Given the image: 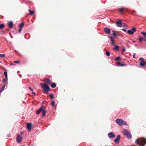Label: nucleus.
<instances>
[{
	"mask_svg": "<svg viewBox=\"0 0 146 146\" xmlns=\"http://www.w3.org/2000/svg\"><path fill=\"white\" fill-rule=\"evenodd\" d=\"M41 87L42 88V91L43 92H47L50 90L49 87L46 84H44L41 85Z\"/></svg>",
	"mask_w": 146,
	"mask_h": 146,
	"instance_id": "1",
	"label": "nucleus"
},
{
	"mask_svg": "<svg viewBox=\"0 0 146 146\" xmlns=\"http://www.w3.org/2000/svg\"><path fill=\"white\" fill-rule=\"evenodd\" d=\"M116 122L119 125L121 126L122 125H126L127 123L124 120L121 119H117L115 120Z\"/></svg>",
	"mask_w": 146,
	"mask_h": 146,
	"instance_id": "2",
	"label": "nucleus"
},
{
	"mask_svg": "<svg viewBox=\"0 0 146 146\" xmlns=\"http://www.w3.org/2000/svg\"><path fill=\"white\" fill-rule=\"evenodd\" d=\"M136 142L139 145L144 146L146 143V140L145 139H143L139 141L138 139H137Z\"/></svg>",
	"mask_w": 146,
	"mask_h": 146,
	"instance_id": "3",
	"label": "nucleus"
},
{
	"mask_svg": "<svg viewBox=\"0 0 146 146\" xmlns=\"http://www.w3.org/2000/svg\"><path fill=\"white\" fill-rule=\"evenodd\" d=\"M123 133L127 138L130 139L132 137L131 135L130 132L127 130L125 129L123 131Z\"/></svg>",
	"mask_w": 146,
	"mask_h": 146,
	"instance_id": "4",
	"label": "nucleus"
},
{
	"mask_svg": "<svg viewBox=\"0 0 146 146\" xmlns=\"http://www.w3.org/2000/svg\"><path fill=\"white\" fill-rule=\"evenodd\" d=\"M139 60L140 62L139 65L142 66H144L146 64V62L144 61V58H139Z\"/></svg>",
	"mask_w": 146,
	"mask_h": 146,
	"instance_id": "5",
	"label": "nucleus"
},
{
	"mask_svg": "<svg viewBox=\"0 0 146 146\" xmlns=\"http://www.w3.org/2000/svg\"><path fill=\"white\" fill-rule=\"evenodd\" d=\"M135 28H133L130 30H128L127 31V33L129 35H133L134 34V32L136 31Z\"/></svg>",
	"mask_w": 146,
	"mask_h": 146,
	"instance_id": "6",
	"label": "nucleus"
},
{
	"mask_svg": "<svg viewBox=\"0 0 146 146\" xmlns=\"http://www.w3.org/2000/svg\"><path fill=\"white\" fill-rule=\"evenodd\" d=\"M23 139V138L22 137L18 135L17 137L16 138V141L19 143H20L22 141Z\"/></svg>",
	"mask_w": 146,
	"mask_h": 146,
	"instance_id": "7",
	"label": "nucleus"
},
{
	"mask_svg": "<svg viewBox=\"0 0 146 146\" xmlns=\"http://www.w3.org/2000/svg\"><path fill=\"white\" fill-rule=\"evenodd\" d=\"M122 21L121 20H119L117 21L116 23V25L117 26L119 27H122L121 25Z\"/></svg>",
	"mask_w": 146,
	"mask_h": 146,
	"instance_id": "8",
	"label": "nucleus"
},
{
	"mask_svg": "<svg viewBox=\"0 0 146 146\" xmlns=\"http://www.w3.org/2000/svg\"><path fill=\"white\" fill-rule=\"evenodd\" d=\"M121 138L120 136L119 135H118L114 141V142L116 144L118 143L119 142V140Z\"/></svg>",
	"mask_w": 146,
	"mask_h": 146,
	"instance_id": "9",
	"label": "nucleus"
},
{
	"mask_svg": "<svg viewBox=\"0 0 146 146\" xmlns=\"http://www.w3.org/2000/svg\"><path fill=\"white\" fill-rule=\"evenodd\" d=\"M32 126V123H27V127L28 129V131H31V127Z\"/></svg>",
	"mask_w": 146,
	"mask_h": 146,
	"instance_id": "10",
	"label": "nucleus"
},
{
	"mask_svg": "<svg viewBox=\"0 0 146 146\" xmlns=\"http://www.w3.org/2000/svg\"><path fill=\"white\" fill-rule=\"evenodd\" d=\"M43 106H42L40 108L36 111V113L37 114H39L40 112L42 111L43 109Z\"/></svg>",
	"mask_w": 146,
	"mask_h": 146,
	"instance_id": "11",
	"label": "nucleus"
},
{
	"mask_svg": "<svg viewBox=\"0 0 146 146\" xmlns=\"http://www.w3.org/2000/svg\"><path fill=\"white\" fill-rule=\"evenodd\" d=\"M104 31L106 34H109L110 33V29L107 27H106L104 28Z\"/></svg>",
	"mask_w": 146,
	"mask_h": 146,
	"instance_id": "12",
	"label": "nucleus"
},
{
	"mask_svg": "<svg viewBox=\"0 0 146 146\" xmlns=\"http://www.w3.org/2000/svg\"><path fill=\"white\" fill-rule=\"evenodd\" d=\"M108 137L110 138H113L115 137V135L113 132H110L108 134Z\"/></svg>",
	"mask_w": 146,
	"mask_h": 146,
	"instance_id": "13",
	"label": "nucleus"
},
{
	"mask_svg": "<svg viewBox=\"0 0 146 146\" xmlns=\"http://www.w3.org/2000/svg\"><path fill=\"white\" fill-rule=\"evenodd\" d=\"M13 25V22L12 21H10L8 23V27L10 29L12 28Z\"/></svg>",
	"mask_w": 146,
	"mask_h": 146,
	"instance_id": "14",
	"label": "nucleus"
},
{
	"mask_svg": "<svg viewBox=\"0 0 146 146\" xmlns=\"http://www.w3.org/2000/svg\"><path fill=\"white\" fill-rule=\"evenodd\" d=\"M109 38L110 39V42L111 43L112 45H114L115 44V43L114 42V39L111 37H109Z\"/></svg>",
	"mask_w": 146,
	"mask_h": 146,
	"instance_id": "15",
	"label": "nucleus"
},
{
	"mask_svg": "<svg viewBox=\"0 0 146 146\" xmlns=\"http://www.w3.org/2000/svg\"><path fill=\"white\" fill-rule=\"evenodd\" d=\"M117 64L118 66H124L125 65H126V64H121V63H120L119 62H118L117 63Z\"/></svg>",
	"mask_w": 146,
	"mask_h": 146,
	"instance_id": "16",
	"label": "nucleus"
},
{
	"mask_svg": "<svg viewBox=\"0 0 146 146\" xmlns=\"http://www.w3.org/2000/svg\"><path fill=\"white\" fill-rule=\"evenodd\" d=\"M46 82L48 84H50L51 83L50 80L48 78H47L46 79Z\"/></svg>",
	"mask_w": 146,
	"mask_h": 146,
	"instance_id": "17",
	"label": "nucleus"
},
{
	"mask_svg": "<svg viewBox=\"0 0 146 146\" xmlns=\"http://www.w3.org/2000/svg\"><path fill=\"white\" fill-rule=\"evenodd\" d=\"M51 86L52 88H54L56 87V85L55 83H53L51 84Z\"/></svg>",
	"mask_w": 146,
	"mask_h": 146,
	"instance_id": "18",
	"label": "nucleus"
},
{
	"mask_svg": "<svg viewBox=\"0 0 146 146\" xmlns=\"http://www.w3.org/2000/svg\"><path fill=\"white\" fill-rule=\"evenodd\" d=\"M29 14L30 15H32L34 14V11H31L30 9L29 10Z\"/></svg>",
	"mask_w": 146,
	"mask_h": 146,
	"instance_id": "19",
	"label": "nucleus"
},
{
	"mask_svg": "<svg viewBox=\"0 0 146 146\" xmlns=\"http://www.w3.org/2000/svg\"><path fill=\"white\" fill-rule=\"evenodd\" d=\"M122 24H123V25H122V27L125 29L127 28V25L125 23H123Z\"/></svg>",
	"mask_w": 146,
	"mask_h": 146,
	"instance_id": "20",
	"label": "nucleus"
},
{
	"mask_svg": "<svg viewBox=\"0 0 146 146\" xmlns=\"http://www.w3.org/2000/svg\"><path fill=\"white\" fill-rule=\"evenodd\" d=\"M5 56V54L4 53L3 54H0V57L1 58H3Z\"/></svg>",
	"mask_w": 146,
	"mask_h": 146,
	"instance_id": "21",
	"label": "nucleus"
},
{
	"mask_svg": "<svg viewBox=\"0 0 146 146\" xmlns=\"http://www.w3.org/2000/svg\"><path fill=\"white\" fill-rule=\"evenodd\" d=\"M119 48V46L116 45L115 47V49L116 50H118Z\"/></svg>",
	"mask_w": 146,
	"mask_h": 146,
	"instance_id": "22",
	"label": "nucleus"
},
{
	"mask_svg": "<svg viewBox=\"0 0 146 146\" xmlns=\"http://www.w3.org/2000/svg\"><path fill=\"white\" fill-rule=\"evenodd\" d=\"M4 74L7 80V72H4Z\"/></svg>",
	"mask_w": 146,
	"mask_h": 146,
	"instance_id": "23",
	"label": "nucleus"
},
{
	"mask_svg": "<svg viewBox=\"0 0 146 146\" xmlns=\"http://www.w3.org/2000/svg\"><path fill=\"white\" fill-rule=\"evenodd\" d=\"M42 111V116H44L45 115V114H46V110H43Z\"/></svg>",
	"mask_w": 146,
	"mask_h": 146,
	"instance_id": "24",
	"label": "nucleus"
},
{
	"mask_svg": "<svg viewBox=\"0 0 146 146\" xmlns=\"http://www.w3.org/2000/svg\"><path fill=\"white\" fill-rule=\"evenodd\" d=\"M5 27L4 25L3 24L0 25V29H2L4 28Z\"/></svg>",
	"mask_w": 146,
	"mask_h": 146,
	"instance_id": "25",
	"label": "nucleus"
},
{
	"mask_svg": "<svg viewBox=\"0 0 146 146\" xmlns=\"http://www.w3.org/2000/svg\"><path fill=\"white\" fill-rule=\"evenodd\" d=\"M123 11V8H120L119 9V12L122 13Z\"/></svg>",
	"mask_w": 146,
	"mask_h": 146,
	"instance_id": "26",
	"label": "nucleus"
},
{
	"mask_svg": "<svg viewBox=\"0 0 146 146\" xmlns=\"http://www.w3.org/2000/svg\"><path fill=\"white\" fill-rule=\"evenodd\" d=\"M24 23H21L19 26L20 28H22V27L24 26Z\"/></svg>",
	"mask_w": 146,
	"mask_h": 146,
	"instance_id": "27",
	"label": "nucleus"
},
{
	"mask_svg": "<svg viewBox=\"0 0 146 146\" xmlns=\"http://www.w3.org/2000/svg\"><path fill=\"white\" fill-rule=\"evenodd\" d=\"M141 33L143 35L145 38H146V33L144 32H141Z\"/></svg>",
	"mask_w": 146,
	"mask_h": 146,
	"instance_id": "28",
	"label": "nucleus"
},
{
	"mask_svg": "<svg viewBox=\"0 0 146 146\" xmlns=\"http://www.w3.org/2000/svg\"><path fill=\"white\" fill-rule=\"evenodd\" d=\"M143 37H139L138 39V40L140 42H141L143 40Z\"/></svg>",
	"mask_w": 146,
	"mask_h": 146,
	"instance_id": "29",
	"label": "nucleus"
},
{
	"mask_svg": "<svg viewBox=\"0 0 146 146\" xmlns=\"http://www.w3.org/2000/svg\"><path fill=\"white\" fill-rule=\"evenodd\" d=\"M121 59V58L120 57H118L115 59V60L116 61H119L120 59Z\"/></svg>",
	"mask_w": 146,
	"mask_h": 146,
	"instance_id": "30",
	"label": "nucleus"
},
{
	"mask_svg": "<svg viewBox=\"0 0 146 146\" xmlns=\"http://www.w3.org/2000/svg\"><path fill=\"white\" fill-rule=\"evenodd\" d=\"M55 104V102L54 101H53L51 102V105L52 106H54Z\"/></svg>",
	"mask_w": 146,
	"mask_h": 146,
	"instance_id": "31",
	"label": "nucleus"
},
{
	"mask_svg": "<svg viewBox=\"0 0 146 146\" xmlns=\"http://www.w3.org/2000/svg\"><path fill=\"white\" fill-rule=\"evenodd\" d=\"M106 54L108 56H109L110 55V53L109 52H106Z\"/></svg>",
	"mask_w": 146,
	"mask_h": 146,
	"instance_id": "32",
	"label": "nucleus"
},
{
	"mask_svg": "<svg viewBox=\"0 0 146 146\" xmlns=\"http://www.w3.org/2000/svg\"><path fill=\"white\" fill-rule=\"evenodd\" d=\"M113 36H117V35L116 34L115 32H114L113 33Z\"/></svg>",
	"mask_w": 146,
	"mask_h": 146,
	"instance_id": "33",
	"label": "nucleus"
},
{
	"mask_svg": "<svg viewBox=\"0 0 146 146\" xmlns=\"http://www.w3.org/2000/svg\"><path fill=\"white\" fill-rule=\"evenodd\" d=\"M50 98L51 99H52L54 98L53 96V95H52V94H50Z\"/></svg>",
	"mask_w": 146,
	"mask_h": 146,
	"instance_id": "34",
	"label": "nucleus"
},
{
	"mask_svg": "<svg viewBox=\"0 0 146 146\" xmlns=\"http://www.w3.org/2000/svg\"><path fill=\"white\" fill-rule=\"evenodd\" d=\"M125 48H123L122 49V52H123L125 51Z\"/></svg>",
	"mask_w": 146,
	"mask_h": 146,
	"instance_id": "35",
	"label": "nucleus"
},
{
	"mask_svg": "<svg viewBox=\"0 0 146 146\" xmlns=\"http://www.w3.org/2000/svg\"><path fill=\"white\" fill-rule=\"evenodd\" d=\"M22 29V28H20V29H19V33H20Z\"/></svg>",
	"mask_w": 146,
	"mask_h": 146,
	"instance_id": "36",
	"label": "nucleus"
},
{
	"mask_svg": "<svg viewBox=\"0 0 146 146\" xmlns=\"http://www.w3.org/2000/svg\"><path fill=\"white\" fill-rule=\"evenodd\" d=\"M135 53H134L133 54V58H135Z\"/></svg>",
	"mask_w": 146,
	"mask_h": 146,
	"instance_id": "37",
	"label": "nucleus"
},
{
	"mask_svg": "<svg viewBox=\"0 0 146 146\" xmlns=\"http://www.w3.org/2000/svg\"><path fill=\"white\" fill-rule=\"evenodd\" d=\"M14 62L15 63L18 64L19 63V61H15Z\"/></svg>",
	"mask_w": 146,
	"mask_h": 146,
	"instance_id": "38",
	"label": "nucleus"
},
{
	"mask_svg": "<svg viewBox=\"0 0 146 146\" xmlns=\"http://www.w3.org/2000/svg\"><path fill=\"white\" fill-rule=\"evenodd\" d=\"M29 89H30V90H31V91H33V89H32L31 87H29Z\"/></svg>",
	"mask_w": 146,
	"mask_h": 146,
	"instance_id": "39",
	"label": "nucleus"
},
{
	"mask_svg": "<svg viewBox=\"0 0 146 146\" xmlns=\"http://www.w3.org/2000/svg\"><path fill=\"white\" fill-rule=\"evenodd\" d=\"M5 84L3 86V87H2V88L3 89H4V88H5Z\"/></svg>",
	"mask_w": 146,
	"mask_h": 146,
	"instance_id": "40",
	"label": "nucleus"
},
{
	"mask_svg": "<svg viewBox=\"0 0 146 146\" xmlns=\"http://www.w3.org/2000/svg\"><path fill=\"white\" fill-rule=\"evenodd\" d=\"M122 30L123 31H125V32H126V30L125 29H122Z\"/></svg>",
	"mask_w": 146,
	"mask_h": 146,
	"instance_id": "41",
	"label": "nucleus"
},
{
	"mask_svg": "<svg viewBox=\"0 0 146 146\" xmlns=\"http://www.w3.org/2000/svg\"><path fill=\"white\" fill-rule=\"evenodd\" d=\"M32 93H33V94H34V95H36V94H35V92H33Z\"/></svg>",
	"mask_w": 146,
	"mask_h": 146,
	"instance_id": "42",
	"label": "nucleus"
},
{
	"mask_svg": "<svg viewBox=\"0 0 146 146\" xmlns=\"http://www.w3.org/2000/svg\"><path fill=\"white\" fill-rule=\"evenodd\" d=\"M5 78H4L3 79V82H4L5 81Z\"/></svg>",
	"mask_w": 146,
	"mask_h": 146,
	"instance_id": "43",
	"label": "nucleus"
},
{
	"mask_svg": "<svg viewBox=\"0 0 146 146\" xmlns=\"http://www.w3.org/2000/svg\"><path fill=\"white\" fill-rule=\"evenodd\" d=\"M0 90H1V91L2 92L3 91V90H4V89L2 88Z\"/></svg>",
	"mask_w": 146,
	"mask_h": 146,
	"instance_id": "44",
	"label": "nucleus"
},
{
	"mask_svg": "<svg viewBox=\"0 0 146 146\" xmlns=\"http://www.w3.org/2000/svg\"><path fill=\"white\" fill-rule=\"evenodd\" d=\"M133 13H135V11H133Z\"/></svg>",
	"mask_w": 146,
	"mask_h": 146,
	"instance_id": "45",
	"label": "nucleus"
},
{
	"mask_svg": "<svg viewBox=\"0 0 146 146\" xmlns=\"http://www.w3.org/2000/svg\"><path fill=\"white\" fill-rule=\"evenodd\" d=\"M136 42V41H132V42Z\"/></svg>",
	"mask_w": 146,
	"mask_h": 146,
	"instance_id": "46",
	"label": "nucleus"
},
{
	"mask_svg": "<svg viewBox=\"0 0 146 146\" xmlns=\"http://www.w3.org/2000/svg\"><path fill=\"white\" fill-rule=\"evenodd\" d=\"M117 35V36H119V35L118 34H116Z\"/></svg>",
	"mask_w": 146,
	"mask_h": 146,
	"instance_id": "47",
	"label": "nucleus"
},
{
	"mask_svg": "<svg viewBox=\"0 0 146 146\" xmlns=\"http://www.w3.org/2000/svg\"><path fill=\"white\" fill-rule=\"evenodd\" d=\"M1 90H0V93L2 92Z\"/></svg>",
	"mask_w": 146,
	"mask_h": 146,
	"instance_id": "48",
	"label": "nucleus"
},
{
	"mask_svg": "<svg viewBox=\"0 0 146 146\" xmlns=\"http://www.w3.org/2000/svg\"><path fill=\"white\" fill-rule=\"evenodd\" d=\"M145 40V41H146V39Z\"/></svg>",
	"mask_w": 146,
	"mask_h": 146,
	"instance_id": "49",
	"label": "nucleus"
},
{
	"mask_svg": "<svg viewBox=\"0 0 146 146\" xmlns=\"http://www.w3.org/2000/svg\"><path fill=\"white\" fill-rule=\"evenodd\" d=\"M1 61H0V63H1Z\"/></svg>",
	"mask_w": 146,
	"mask_h": 146,
	"instance_id": "50",
	"label": "nucleus"
}]
</instances>
